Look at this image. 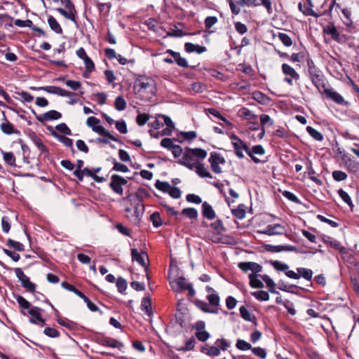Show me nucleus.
<instances>
[{
    "instance_id": "1",
    "label": "nucleus",
    "mask_w": 359,
    "mask_h": 359,
    "mask_svg": "<svg viewBox=\"0 0 359 359\" xmlns=\"http://www.w3.org/2000/svg\"><path fill=\"white\" fill-rule=\"evenodd\" d=\"M231 140L235 154L238 158L241 159L244 158L243 151H245L255 163L260 162L259 158L252 155V152H250V149L247 145V144L245 142H243L241 139H240L237 135H232L231 136Z\"/></svg>"
},
{
    "instance_id": "2",
    "label": "nucleus",
    "mask_w": 359,
    "mask_h": 359,
    "mask_svg": "<svg viewBox=\"0 0 359 359\" xmlns=\"http://www.w3.org/2000/svg\"><path fill=\"white\" fill-rule=\"evenodd\" d=\"M144 189H139L135 194L128 195L125 199L130 201L131 206L134 209V216L140 219L144 212V205L143 204L142 196L140 194V192H144Z\"/></svg>"
},
{
    "instance_id": "3",
    "label": "nucleus",
    "mask_w": 359,
    "mask_h": 359,
    "mask_svg": "<svg viewBox=\"0 0 359 359\" xmlns=\"http://www.w3.org/2000/svg\"><path fill=\"white\" fill-rule=\"evenodd\" d=\"M172 290L175 292H180L187 290L189 297H194L196 294L192 283H188L184 277L180 276L174 278L170 282Z\"/></svg>"
},
{
    "instance_id": "4",
    "label": "nucleus",
    "mask_w": 359,
    "mask_h": 359,
    "mask_svg": "<svg viewBox=\"0 0 359 359\" xmlns=\"http://www.w3.org/2000/svg\"><path fill=\"white\" fill-rule=\"evenodd\" d=\"M15 275L21 283V285L29 292L35 293L36 285L30 281L20 268L14 269Z\"/></svg>"
},
{
    "instance_id": "5",
    "label": "nucleus",
    "mask_w": 359,
    "mask_h": 359,
    "mask_svg": "<svg viewBox=\"0 0 359 359\" xmlns=\"http://www.w3.org/2000/svg\"><path fill=\"white\" fill-rule=\"evenodd\" d=\"M208 161L210 163L212 170L216 174H219L222 172L219 165H224L226 163V160L224 156L216 151L210 153Z\"/></svg>"
},
{
    "instance_id": "6",
    "label": "nucleus",
    "mask_w": 359,
    "mask_h": 359,
    "mask_svg": "<svg viewBox=\"0 0 359 359\" xmlns=\"http://www.w3.org/2000/svg\"><path fill=\"white\" fill-rule=\"evenodd\" d=\"M238 4L240 6H259L262 5L270 13L272 11V3L271 0H239Z\"/></svg>"
},
{
    "instance_id": "7",
    "label": "nucleus",
    "mask_w": 359,
    "mask_h": 359,
    "mask_svg": "<svg viewBox=\"0 0 359 359\" xmlns=\"http://www.w3.org/2000/svg\"><path fill=\"white\" fill-rule=\"evenodd\" d=\"M126 184L127 180L125 178L118 175H113L111 178L109 187L115 193L122 195L123 192L122 186Z\"/></svg>"
},
{
    "instance_id": "8",
    "label": "nucleus",
    "mask_w": 359,
    "mask_h": 359,
    "mask_svg": "<svg viewBox=\"0 0 359 359\" xmlns=\"http://www.w3.org/2000/svg\"><path fill=\"white\" fill-rule=\"evenodd\" d=\"M42 309L37 306H32L28 311V313L31 316V318L29 319V323L34 325H41V326H43L46 324L45 320L42 318L41 311H42Z\"/></svg>"
},
{
    "instance_id": "9",
    "label": "nucleus",
    "mask_w": 359,
    "mask_h": 359,
    "mask_svg": "<svg viewBox=\"0 0 359 359\" xmlns=\"http://www.w3.org/2000/svg\"><path fill=\"white\" fill-rule=\"evenodd\" d=\"M341 159L345 168L349 172L359 175V162H358L354 158H351L348 155L346 154L342 156Z\"/></svg>"
},
{
    "instance_id": "10",
    "label": "nucleus",
    "mask_w": 359,
    "mask_h": 359,
    "mask_svg": "<svg viewBox=\"0 0 359 359\" xmlns=\"http://www.w3.org/2000/svg\"><path fill=\"white\" fill-rule=\"evenodd\" d=\"M323 95L325 98L332 100L339 105L348 107L350 104V102L346 100L337 91H323Z\"/></svg>"
},
{
    "instance_id": "11",
    "label": "nucleus",
    "mask_w": 359,
    "mask_h": 359,
    "mask_svg": "<svg viewBox=\"0 0 359 359\" xmlns=\"http://www.w3.org/2000/svg\"><path fill=\"white\" fill-rule=\"evenodd\" d=\"M285 232V228L280 224H269L259 233L267 236L283 235Z\"/></svg>"
},
{
    "instance_id": "12",
    "label": "nucleus",
    "mask_w": 359,
    "mask_h": 359,
    "mask_svg": "<svg viewBox=\"0 0 359 359\" xmlns=\"http://www.w3.org/2000/svg\"><path fill=\"white\" fill-rule=\"evenodd\" d=\"M134 88H139L140 90L154 88H156V83L154 79L151 78L140 76L136 79Z\"/></svg>"
},
{
    "instance_id": "13",
    "label": "nucleus",
    "mask_w": 359,
    "mask_h": 359,
    "mask_svg": "<svg viewBox=\"0 0 359 359\" xmlns=\"http://www.w3.org/2000/svg\"><path fill=\"white\" fill-rule=\"evenodd\" d=\"M179 163L188 168L189 170H194L200 163L189 152L187 151L179 160Z\"/></svg>"
},
{
    "instance_id": "14",
    "label": "nucleus",
    "mask_w": 359,
    "mask_h": 359,
    "mask_svg": "<svg viewBox=\"0 0 359 359\" xmlns=\"http://www.w3.org/2000/svg\"><path fill=\"white\" fill-rule=\"evenodd\" d=\"M131 256L133 260L136 261L142 267L146 269L148 267L147 262L149 261V258L145 252L142 251L141 252H139L136 248H133L131 250Z\"/></svg>"
},
{
    "instance_id": "15",
    "label": "nucleus",
    "mask_w": 359,
    "mask_h": 359,
    "mask_svg": "<svg viewBox=\"0 0 359 359\" xmlns=\"http://www.w3.org/2000/svg\"><path fill=\"white\" fill-rule=\"evenodd\" d=\"M238 268L243 272L251 271L252 273H255V274L261 272L262 270V266L260 264L253 262H240L238 264Z\"/></svg>"
},
{
    "instance_id": "16",
    "label": "nucleus",
    "mask_w": 359,
    "mask_h": 359,
    "mask_svg": "<svg viewBox=\"0 0 359 359\" xmlns=\"http://www.w3.org/2000/svg\"><path fill=\"white\" fill-rule=\"evenodd\" d=\"M62 117L60 112L56 110H50L46 113L36 116V120L41 123L57 120Z\"/></svg>"
},
{
    "instance_id": "17",
    "label": "nucleus",
    "mask_w": 359,
    "mask_h": 359,
    "mask_svg": "<svg viewBox=\"0 0 359 359\" xmlns=\"http://www.w3.org/2000/svg\"><path fill=\"white\" fill-rule=\"evenodd\" d=\"M48 93H55L61 97H67L69 98V104H74L79 102V96H82L83 91H80V94L74 93L72 91H48Z\"/></svg>"
},
{
    "instance_id": "18",
    "label": "nucleus",
    "mask_w": 359,
    "mask_h": 359,
    "mask_svg": "<svg viewBox=\"0 0 359 359\" xmlns=\"http://www.w3.org/2000/svg\"><path fill=\"white\" fill-rule=\"evenodd\" d=\"M266 250L271 252H280L283 251L285 252H296L297 250V247L290 245H266Z\"/></svg>"
},
{
    "instance_id": "19",
    "label": "nucleus",
    "mask_w": 359,
    "mask_h": 359,
    "mask_svg": "<svg viewBox=\"0 0 359 359\" xmlns=\"http://www.w3.org/2000/svg\"><path fill=\"white\" fill-rule=\"evenodd\" d=\"M201 208L202 215L204 218L209 220H212L216 217V213L215 210L208 202H203Z\"/></svg>"
},
{
    "instance_id": "20",
    "label": "nucleus",
    "mask_w": 359,
    "mask_h": 359,
    "mask_svg": "<svg viewBox=\"0 0 359 359\" xmlns=\"http://www.w3.org/2000/svg\"><path fill=\"white\" fill-rule=\"evenodd\" d=\"M238 117L247 121H256L257 116L246 107H241L237 112Z\"/></svg>"
},
{
    "instance_id": "21",
    "label": "nucleus",
    "mask_w": 359,
    "mask_h": 359,
    "mask_svg": "<svg viewBox=\"0 0 359 359\" xmlns=\"http://www.w3.org/2000/svg\"><path fill=\"white\" fill-rule=\"evenodd\" d=\"M4 122L1 124V131L6 135L19 134L20 131L14 128V126L8 121L6 117L4 116Z\"/></svg>"
},
{
    "instance_id": "22",
    "label": "nucleus",
    "mask_w": 359,
    "mask_h": 359,
    "mask_svg": "<svg viewBox=\"0 0 359 359\" xmlns=\"http://www.w3.org/2000/svg\"><path fill=\"white\" fill-rule=\"evenodd\" d=\"M100 344L104 346L118 348L119 349L123 347V344L121 342H120L117 339L109 337L100 339Z\"/></svg>"
},
{
    "instance_id": "23",
    "label": "nucleus",
    "mask_w": 359,
    "mask_h": 359,
    "mask_svg": "<svg viewBox=\"0 0 359 359\" xmlns=\"http://www.w3.org/2000/svg\"><path fill=\"white\" fill-rule=\"evenodd\" d=\"M324 241L325 243L328 244L331 248L338 250L340 253H345L346 248L341 244V243L330 236H327Z\"/></svg>"
},
{
    "instance_id": "24",
    "label": "nucleus",
    "mask_w": 359,
    "mask_h": 359,
    "mask_svg": "<svg viewBox=\"0 0 359 359\" xmlns=\"http://www.w3.org/2000/svg\"><path fill=\"white\" fill-rule=\"evenodd\" d=\"M93 130L100 135L104 136V137H107L112 141L121 142V141L112 135L108 130H107L102 126L97 125Z\"/></svg>"
},
{
    "instance_id": "25",
    "label": "nucleus",
    "mask_w": 359,
    "mask_h": 359,
    "mask_svg": "<svg viewBox=\"0 0 359 359\" xmlns=\"http://www.w3.org/2000/svg\"><path fill=\"white\" fill-rule=\"evenodd\" d=\"M30 138L35 146L41 153L48 154V149L43 144L42 140L35 134L32 133L30 135Z\"/></svg>"
},
{
    "instance_id": "26",
    "label": "nucleus",
    "mask_w": 359,
    "mask_h": 359,
    "mask_svg": "<svg viewBox=\"0 0 359 359\" xmlns=\"http://www.w3.org/2000/svg\"><path fill=\"white\" fill-rule=\"evenodd\" d=\"M188 152H189L197 161L200 162V161L203 160L207 156V151L201 148H195V149H188Z\"/></svg>"
},
{
    "instance_id": "27",
    "label": "nucleus",
    "mask_w": 359,
    "mask_h": 359,
    "mask_svg": "<svg viewBox=\"0 0 359 359\" xmlns=\"http://www.w3.org/2000/svg\"><path fill=\"white\" fill-rule=\"evenodd\" d=\"M159 116L163 119L164 124H165L168 126V128L163 130L161 135H170V133H171V130L173 129L175 127L174 123L168 116L161 114L159 115Z\"/></svg>"
},
{
    "instance_id": "28",
    "label": "nucleus",
    "mask_w": 359,
    "mask_h": 359,
    "mask_svg": "<svg viewBox=\"0 0 359 359\" xmlns=\"http://www.w3.org/2000/svg\"><path fill=\"white\" fill-rule=\"evenodd\" d=\"M196 305L198 309L205 313H217V311L215 308H212L210 304H208L203 301L198 300L196 302Z\"/></svg>"
},
{
    "instance_id": "29",
    "label": "nucleus",
    "mask_w": 359,
    "mask_h": 359,
    "mask_svg": "<svg viewBox=\"0 0 359 359\" xmlns=\"http://www.w3.org/2000/svg\"><path fill=\"white\" fill-rule=\"evenodd\" d=\"M253 98L262 104H268L270 102V98L262 93V91H253Z\"/></svg>"
},
{
    "instance_id": "30",
    "label": "nucleus",
    "mask_w": 359,
    "mask_h": 359,
    "mask_svg": "<svg viewBox=\"0 0 359 359\" xmlns=\"http://www.w3.org/2000/svg\"><path fill=\"white\" fill-rule=\"evenodd\" d=\"M250 280V285L253 288H262L264 287L263 283L258 278V275L255 273H251L248 276Z\"/></svg>"
},
{
    "instance_id": "31",
    "label": "nucleus",
    "mask_w": 359,
    "mask_h": 359,
    "mask_svg": "<svg viewBox=\"0 0 359 359\" xmlns=\"http://www.w3.org/2000/svg\"><path fill=\"white\" fill-rule=\"evenodd\" d=\"M194 170H195L196 172L197 173V175L198 176H200L201 177H203V178H204V177L212 178V177L210 172L208 170L207 168H205L203 163H200Z\"/></svg>"
},
{
    "instance_id": "32",
    "label": "nucleus",
    "mask_w": 359,
    "mask_h": 359,
    "mask_svg": "<svg viewBox=\"0 0 359 359\" xmlns=\"http://www.w3.org/2000/svg\"><path fill=\"white\" fill-rule=\"evenodd\" d=\"M56 11L62 16H64L65 18L70 20L73 22L76 20L75 19V8L74 10L72 9H67V11H65V9L62 8H57Z\"/></svg>"
},
{
    "instance_id": "33",
    "label": "nucleus",
    "mask_w": 359,
    "mask_h": 359,
    "mask_svg": "<svg viewBox=\"0 0 359 359\" xmlns=\"http://www.w3.org/2000/svg\"><path fill=\"white\" fill-rule=\"evenodd\" d=\"M48 23L50 27V29L54 31L57 34H62V29L60 27V24L53 17L49 16L48 18Z\"/></svg>"
},
{
    "instance_id": "34",
    "label": "nucleus",
    "mask_w": 359,
    "mask_h": 359,
    "mask_svg": "<svg viewBox=\"0 0 359 359\" xmlns=\"http://www.w3.org/2000/svg\"><path fill=\"white\" fill-rule=\"evenodd\" d=\"M141 308L147 316H150L151 315V302L149 297H144L142 299Z\"/></svg>"
},
{
    "instance_id": "35",
    "label": "nucleus",
    "mask_w": 359,
    "mask_h": 359,
    "mask_svg": "<svg viewBox=\"0 0 359 359\" xmlns=\"http://www.w3.org/2000/svg\"><path fill=\"white\" fill-rule=\"evenodd\" d=\"M6 245L10 248H13L17 251L22 252L25 250V246L22 243L14 241L11 238H8L6 241Z\"/></svg>"
},
{
    "instance_id": "36",
    "label": "nucleus",
    "mask_w": 359,
    "mask_h": 359,
    "mask_svg": "<svg viewBox=\"0 0 359 359\" xmlns=\"http://www.w3.org/2000/svg\"><path fill=\"white\" fill-rule=\"evenodd\" d=\"M261 278L265 282L266 287H268L270 292L274 293V294L278 293V292L276 291L275 289L274 281L268 275L261 276Z\"/></svg>"
},
{
    "instance_id": "37",
    "label": "nucleus",
    "mask_w": 359,
    "mask_h": 359,
    "mask_svg": "<svg viewBox=\"0 0 359 359\" xmlns=\"http://www.w3.org/2000/svg\"><path fill=\"white\" fill-rule=\"evenodd\" d=\"M231 212L236 218L238 219H243L246 214L245 205L243 204H240L237 208L232 209Z\"/></svg>"
},
{
    "instance_id": "38",
    "label": "nucleus",
    "mask_w": 359,
    "mask_h": 359,
    "mask_svg": "<svg viewBox=\"0 0 359 359\" xmlns=\"http://www.w3.org/2000/svg\"><path fill=\"white\" fill-rule=\"evenodd\" d=\"M206 298L212 307H215L219 305L220 298L217 292L208 294Z\"/></svg>"
},
{
    "instance_id": "39",
    "label": "nucleus",
    "mask_w": 359,
    "mask_h": 359,
    "mask_svg": "<svg viewBox=\"0 0 359 359\" xmlns=\"http://www.w3.org/2000/svg\"><path fill=\"white\" fill-rule=\"evenodd\" d=\"M297 271L300 277L304 278L305 280H311L312 279L313 271L311 269L300 267L297 268Z\"/></svg>"
},
{
    "instance_id": "40",
    "label": "nucleus",
    "mask_w": 359,
    "mask_h": 359,
    "mask_svg": "<svg viewBox=\"0 0 359 359\" xmlns=\"http://www.w3.org/2000/svg\"><path fill=\"white\" fill-rule=\"evenodd\" d=\"M282 69L285 75L290 76L292 79H297L299 78V74L296 72L294 69L291 67L290 65L283 64L282 65Z\"/></svg>"
},
{
    "instance_id": "41",
    "label": "nucleus",
    "mask_w": 359,
    "mask_h": 359,
    "mask_svg": "<svg viewBox=\"0 0 359 359\" xmlns=\"http://www.w3.org/2000/svg\"><path fill=\"white\" fill-rule=\"evenodd\" d=\"M306 130L310 136L312 137L314 140L317 141H322L323 140V135L320 132L314 129L313 127L307 126Z\"/></svg>"
},
{
    "instance_id": "42",
    "label": "nucleus",
    "mask_w": 359,
    "mask_h": 359,
    "mask_svg": "<svg viewBox=\"0 0 359 359\" xmlns=\"http://www.w3.org/2000/svg\"><path fill=\"white\" fill-rule=\"evenodd\" d=\"M184 49L188 53H192L194 51H196L198 53H201L205 51V48L200 46H195L191 43H186L184 45Z\"/></svg>"
},
{
    "instance_id": "43",
    "label": "nucleus",
    "mask_w": 359,
    "mask_h": 359,
    "mask_svg": "<svg viewBox=\"0 0 359 359\" xmlns=\"http://www.w3.org/2000/svg\"><path fill=\"white\" fill-rule=\"evenodd\" d=\"M150 220L154 227H159L163 224V220L158 212H153L150 216Z\"/></svg>"
},
{
    "instance_id": "44",
    "label": "nucleus",
    "mask_w": 359,
    "mask_h": 359,
    "mask_svg": "<svg viewBox=\"0 0 359 359\" xmlns=\"http://www.w3.org/2000/svg\"><path fill=\"white\" fill-rule=\"evenodd\" d=\"M338 194L341 197V198L343 200L344 203H346L351 208L353 207V204L351 200V198L348 194L347 192H346L344 189H339L338 190Z\"/></svg>"
},
{
    "instance_id": "45",
    "label": "nucleus",
    "mask_w": 359,
    "mask_h": 359,
    "mask_svg": "<svg viewBox=\"0 0 359 359\" xmlns=\"http://www.w3.org/2000/svg\"><path fill=\"white\" fill-rule=\"evenodd\" d=\"M53 135L57 138V140L64 144L65 146H66L68 148H73V140L66 136L64 135H59L56 134L55 133H53Z\"/></svg>"
},
{
    "instance_id": "46",
    "label": "nucleus",
    "mask_w": 359,
    "mask_h": 359,
    "mask_svg": "<svg viewBox=\"0 0 359 359\" xmlns=\"http://www.w3.org/2000/svg\"><path fill=\"white\" fill-rule=\"evenodd\" d=\"M3 158L6 164L11 166L15 165V157L13 152H2Z\"/></svg>"
},
{
    "instance_id": "47",
    "label": "nucleus",
    "mask_w": 359,
    "mask_h": 359,
    "mask_svg": "<svg viewBox=\"0 0 359 359\" xmlns=\"http://www.w3.org/2000/svg\"><path fill=\"white\" fill-rule=\"evenodd\" d=\"M182 214L189 219H196L198 217V211L194 208H184L182 211Z\"/></svg>"
},
{
    "instance_id": "48",
    "label": "nucleus",
    "mask_w": 359,
    "mask_h": 359,
    "mask_svg": "<svg viewBox=\"0 0 359 359\" xmlns=\"http://www.w3.org/2000/svg\"><path fill=\"white\" fill-rule=\"evenodd\" d=\"M155 187L157 189L164 192L168 193L169 189H171V185L167 182H161L160 180H157L155 183Z\"/></svg>"
},
{
    "instance_id": "49",
    "label": "nucleus",
    "mask_w": 359,
    "mask_h": 359,
    "mask_svg": "<svg viewBox=\"0 0 359 359\" xmlns=\"http://www.w3.org/2000/svg\"><path fill=\"white\" fill-rule=\"evenodd\" d=\"M252 295L259 301H268L269 299V293L264 290L253 292Z\"/></svg>"
},
{
    "instance_id": "50",
    "label": "nucleus",
    "mask_w": 359,
    "mask_h": 359,
    "mask_svg": "<svg viewBox=\"0 0 359 359\" xmlns=\"http://www.w3.org/2000/svg\"><path fill=\"white\" fill-rule=\"evenodd\" d=\"M271 264L273 267L279 271L286 272L287 269H289V266L280 261H273L271 262Z\"/></svg>"
},
{
    "instance_id": "51",
    "label": "nucleus",
    "mask_w": 359,
    "mask_h": 359,
    "mask_svg": "<svg viewBox=\"0 0 359 359\" xmlns=\"http://www.w3.org/2000/svg\"><path fill=\"white\" fill-rule=\"evenodd\" d=\"M91 99L97 102L98 104L102 105L106 102L107 95L104 93L98 92L97 93L93 94Z\"/></svg>"
},
{
    "instance_id": "52",
    "label": "nucleus",
    "mask_w": 359,
    "mask_h": 359,
    "mask_svg": "<svg viewBox=\"0 0 359 359\" xmlns=\"http://www.w3.org/2000/svg\"><path fill=\"white\" fill-rule=\"evenodd\" d=\"M210 226L218 233L224 232L226 231V228L224 227L222 221L219 219L211 223Z\"/></svg>"
},
{
    "instance_id": "53",
    "label": "nucleus",
    "mask_w": 359,
    "mask_h": 359,
    "mask_svg": "<svg viewBox=\"0 0 359 359\" xmlns=\"http://www.w3.org/2000/svg\"><path fill=\"white\" fill-rule=\"evenodd\" d=\"M312 81L318 90L325 88V82L323 76L316 75L312 78Z\"/></svg>"
},
{
    "instance_id": "54",
    "label": "nucleus",
    "mask_w": 359,
    "mask_h": 359,
    "mask_svg": "<svg viewBox=\"0 0 359 359\" xmlns=\"http://www.w3.org/2000/svg\"><path fill=\"white\" fill-rule=\"evenodd\" d=\"M179 137L182 140L191 141L197 137V133L195 131L181 132Z\"/></svg>"
},
{
    "instance_id": "55",
    "label": "nucleus",
    "mask_w": 359,
    "mask_h": 359,
    "mask_svg": "<svg viewBox=\"0 0 359 359\" xmlns=\"http://www.w3.org/2000/svg\"><path fill=\"white\" fill-rule=\"evenodd\" d=\"M15 299L19 306L23 309L29 310L30 308L32 307L31 306V304L21 295H18Z\"/></svg>"
},
{
    "instance_id": "56",
    "label": "nucleus",
    "mask_w": 359,
    "mask_h": 359,
    "mask_svg": "<svg viewBox=\"0 0 359 359\" xmlns=\"http://www.w3.org/2000/svg\"><path fill=\"white\" fill-rule=\"evenodd\" d=\"M113 163H114L113 170H114V171L121 172H127L129 171L128 168L126 165H124L121 163L117 162L114 158L113 159Z\"/></svg>"
},
{
    "instance_id": "57",
    "label": "nucleus",
    "mask_w": 359,
    "mask_h": 359,
    "mask_svg": "<svg viewBox=\"0 0 359 359\" xmlns=\"http://www.w3.org/2000/svg\"><path fill=\"white\" fill-rule=\"evenodd\" d=\"M236 347L241 351H248L252 349L251 344L243 339L237 340Z\"/></svg>"
},
{
    "instance_id": "58",
    "label": "nucleus",
    "mask_w": 359,
    "mask_h": 359,
    "mask_svg": "<svg viewBox=\"0 0 359 359\" xmlns=\"http://www.w3.org/2000/svg\"><path fill=\"white\" fill-rule=\"evenodd\" d=\"M43 334L50 338H57L60 337V332L56 329L50 327L44 329Z\"/></svg>"
},
{
    "instance_id": "59",
    "label": "nucleus",
    "mask_w": 359,
    "mask_h": 359,
    "mask_svg": "<svg viewBox=\"0 0 359 359\" xmlns=\"http://www.w3.org/2000/svg\"><path fill=\"white\" fill-rule=\"evenodd\" d=\"M278 38L280 41L285 46H291L292 45V39L285 33H279Z\"/></svg>"
},
{
    "instance_id": "60",
    "label": "nucleus",
    "mask_w": 359,
    "mask_h": 359,
    "mask_svg": "<svg viewBox=\"0 0 359 359\" xmlns=\"http://www.w3.org/2000/svg\"><path fill=\"white\" fill-rule=\"evenodd\" d=\"M195 339L194 337H191L190 339L186 341L184 346H182L179 350L183 351H191L194 349L195 346Z\"/></svg>"
},
{
    "instance_id": "61",
    "label": "nucleus",
    "mask_w": 359,
    "mask_h": 359,
    "mask_svg": "<svg viewBox=\"0 0 359 359\" xmlns=\"http://www.w3.org/2000/svg\"><path fill=\"white\" fill-rule=\"evenodd\" d=\"M126 107V100L121 97L118 96L116 98L115 100V108L118 111H123Z\"/></svg>"
},
{
    "instance_id": "62",
    "label": "nucleus",
    "mask_w": 359,
    "mask_h": 359,
    "mask_svg": "<svg viewBox=\"0 0 359 359\" xmlns=\"http://www.w3.org/2000/svg\"><path fill=\"white\" fill-rule=\"evenodd\" d=\"M116 285L118 291L121 293H123V292H125L127 288V282L124 278H123L121 277H119L117 278Z\"/></svg>"
},
{
    "instance_id": "63",
    "label": "nucleus",
    "mask_w": 359,
    "mask_h": 359,
    "mask_svg": "<svg viewBox=\"0 0 359 359\" xmlns=\"http://www.w3.org/2000/svg\"><path fill=\"white\" fill-rule=\"evenodd\" d=\"M332 177L337 182L344 181L347 178V175L341 170H334L332 172Z\"/></svg>"
},
{
    "instance_id": "64",
    "label": "nucleus",
    "mask_w": 359,
    "mask_h": 359,
    "mask_svg": "<svg viewBox=\"0 0 359 359\" xmlns=\"http://www.w3.org/2000/svg\"><path fill=\"white\" fill-rule=\"evenodd\" d=\"M241 317L246 321L252 322L253 320L250 313L244 306H242L239 309Z\"/></svg>"
}]
</instances>
